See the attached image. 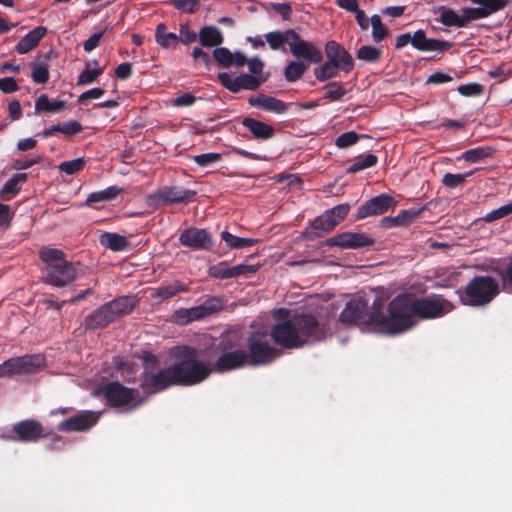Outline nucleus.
Wrapping results in <instances>:
<instances>
[{
    "label": "nucleus",
    "instance_id": "50",
    "mask_svg": "<svg viewBox=\"0 0 512 512\" xmlns=\"http://www.w3.org/2000/svg\"><path fill=\"white\" fill-rule=\"evenodd\" d=\"M311 226L314 230H320L324 233H328L336 227V222L331 220V216L324 212L313 220Z\"/></svg>",
    "mask_w": 512,
    "mask_h": 512
},
{
    "label": "nucleus",
    "instance_id": "57",
    "mask_svg": "<svg viewBox=\"0 0 512 512\" xmlns=\"http://www.w3.org/2000/svg\"><path fill=\"white\" fill-rule=\"evenodd\" d=\"M351 206L348 203L339 204L325 212L331 216V220L336 222V226L341 223L348 215Z\"/></svg>",
    "mask_w": 512,
    "mask_h": 512
},
{
    "label": "nucleus",
    "instance_id": "45",
    "mask_svg": "<svg viewBox=\"0 0 512 512\" xmlns=\"http://www.w3.org/2000/svg\"><path fill=\"white\" fill-rule=\"evenodd\" d=\"M326 89V94L324 95V99L330 102L340 101L346 95V89L343 84L337 81H332L327 83L324 86Z\"/></svg>",
    "mask_w": 512,
    "mask_h": 512
},
{
    "label": "nucleus",
    "instance_id": "59",
    "mask_svg": "<svg viewBox=\"0 0 512 512\" xmlns=\"http://www.w3.org/2000/svg\"><path fill=\"white\" fill-rule=\"evenodd\" d=\"M231 273V267L226 262H221L209 269L210 276L216 279H229L231 278Z\"/></svg>",
    "mask_w": 512,
    "mask_h": 512
},
{
    "label": "nucleus",
    "instance_id": "49",
    "mask_svg": "<svg viewBox=\"0 0 512 512\" xmlns=\"http://www.w3.org/2000/svg\"><path fill=\"white\" fill-rule=\"evenodd\" d=\"M494 272L500 278L501 289L505 292L512 291V260L506 265L505 269L495 268Z\"/></svg>",
    "mask_w": 512,
    "mask_h": 512
},
{
    "label": "nucleus",
    "instance_id": "43",
    "mask_svg": "<svg viewBox=\"0 0 512 512\" xmlns=\"http://www.w3.org/2000/svg\"><path fill=\"white\" fill-rule=\"evenodd\" d=\"M96 68L90 69L89 64H86V68L80 73L77 80L78 86H85L94 83L97 78L103 74L104 69L98 67V61H94Z\"/></svg>",
    "mask_w": 512,
    "mask_h": 512
},
{
    "label": "nucleus",
    "instance_id": "8",
    "mask_svg": "<svg viewBox=\"0 0 512 512\" xmlns=\"http://www.w3.org/2000/svg\"><path fill=\"white\" fill-rule=\"evenodd\" d=\"M500 286L491 276H475L459 291L462 304L471 307H484L499 294Z\"/></svg>",
    "mask_w": 512,
    "mask_h": 512
},
{
    "label": "nucleus",
    "instance_id": "20",
    "mask_svg": "<svg viewBox=\"0 0 512 512\" xmlns=\"http://www.w3.org/2000/svg\"><path fill=\"white\" fill-rule=\"evenodd\" d=\"M97 420L98 415L95 412L86 410L62 420L57 428L62 432H83L93 427Z\"/></svg>",
    "mask_w": 512,
    "mask_h": 512
},
{
    "label": "nucleus",
    "instance_id": "4",
    "mask_svg": "<svg viewBox=\"0 0 512 512\" xmlns=\"http://www.w3.org/2000/svg\"><path fill=\"white\" fill-rule=\"evenodd\" d=\"M470 2L477 6L463 7L461 15L451 8L441 7L438 21L445 26L464 28L472 21L488 18L503 10L511 0H470Z\"/></svg>",
    "mask_w": 512,
    "mask_h": 512
},
{
    "label": "nucleus",
    "instance_id": "10",
    "mask_svg": "<svg viewBox=\"0 0 512 512\" xmlns=\"http://www.w3.org/2000/svg\"><path fill=\"white\" fill-rule=\"evenodd\" d=\"M270 333L257 330L250 333L247 338L248 364L253 366L270 363L278 357V350L269 342Z\"/></svg>",
    "mask_w": 512,
    "mask_h": 512
},
{
    "label": "nucleus",
    "instance_id": "56",
    "mask_svg": "<svg viewBox=\"0 0 512 512\" xmlns=\"http://www.w3.org/2000/svg\"><path fill=\"white\" fill-rule=\"evenodd\" d=\"M170 5L181 12L192 14L198 10L200 0H171Z\"/></svg>",
    "mask_w": 512,
    "mask_h": 512
},
{
    "label": "nucleus",
    "instance_id": "44",
    "mask_svg": "<svg viewBox=\"0 0 512 512\" xmlns=\"http://www.w3.org/2000/svg\"><path fill=\"white\" fill-rule=\"evenodd\" d=\"M370 23L372 27V39L375 43L383 41L389 35V30L382 23L380 15H372V17L370 18Z\"/></svg>",
    "mask_w": 512,
    "mask_h": 512
},
{
    "label": "nucleus",
    "instance_id": "25",
    "mask_svg": "<svg viewBox=\"0 0 512 512\" xmlns=\"http://www.w3.org/2000/svg\"><path fill=\"white\" fill-rule=\"evenodd\" d=\"M241 125L245 127L251 133L252 138L257 141H266L271 139L275 134V129L272 125L252 117H244L241 120Z\"/></svg>",
    "mask_w": 512,
    "mask_h": 512
},
{
    "label": "nucleus",
    "instance_id": "34",
    "mask_svg": "<svg viewBox=\"0 0 512 512\" xmlns=\"http://www.w3.org/2000/svg\"><path fill=\"white\" fill-rule=\"evenodd\" d=\"M123 189L117 186H110L100 191L92 192L86 199V205L90 206L97 202H107L116 199Z\"/></svg>",
    "mask_w": 512,
    "mask_h": 512
},
{
    "label": "nucleus",
    "instance_id": "60",
    "mask_svg": "<svg viewBox=\"0 0 512 512\" xmlns=\"http://www.w3.org/2000/svg\"><path fill=\"white\" fill-rule=\"evenodd\" d=\"M178 39L184 45H189L197 40V34L189 28L187 23H183L179 27Z\"/></svg>",
    "mask_w": 512,
    "mask_h": 512
},
{
    "label": "nucleus",
    "instance_id": "15",
    "mask_svg": "<svg viewBox=\"0 0 512 512\" xmlns=\"http://www.w3.org/2000/svg\"><path fill=\"white\" fill-rule=\"evenodd\" d=\"M398 202L394 197L388 194H380L365 201L355 214L356 220L365 219L372 216H380L388 211H393Z\"/></svg>",
    "mask_w": 512,
    "mask_h": 512
},
{
    "label": "nucleus",
    "instance_id": "30",
    "mask_svg": "<svg viewBox=\"0 0 512 512\" xmlns=\"http://www.w3.org/2000/svg\"><path fill=\"white\" fill-rule=\"evenodd\" d=\"M99 243L113 252L124 251L129 246V241L125 236L114 232H102L99 236Z\"/></svg>",
    "mask_w": 512,
    "mask_h": 512
},
{
    "label": "nucleus",
    "instance_id": "22",
    "mask_svg": "<svg viewBox=\"0 0 512 512\" xmlns=\"http://www.w3.org/2000/svg\"><path fill=\"white\" fill-rule=\"evenodd\" d=\"M452 45V42L446 40L428 38L421 29L413 33V48L421 52L443 53L449 50Z\"/></svg>",
    "mask_w": 512,
    "mask_h": 512
},
{
    "label": "nucleus",
    "instance_id": "53",
    "mask_svg": "<svg viewBox=\"0 0 512 512\" xmlns=\"http://www.w3.org/2000/svg\"><path fill=\"white\" fill-rule=\"evenodd\" d=\"M510 214H512V201L497 209L490 211L481 219L487 223H491L496 220L502 219Z\"/></svg>",
    "mask_w": 512,
    "mask_h": 512
},
{
    "label": "nucleus",
    "instance_id": "37",
    "mask_svg": "<svg viewBox=\"0 0 512 512\" xmlns=\"http://www.w3.org/2000/svg\"><path fill=\"white\" fill-rule=\"evenodd\" d=\"M155 40L163 48L174 47L178 42V36L175 33L168 32L164 23H159L155 30Z\"/></svg>",
    "mask_w": 512,
    "mask_h": 512
},
{
    "label": "nucleus",
    "instance_id": "61",
    "mask_svg": "<svg viewBox=\"0 0 512 512\" xmlns=\"http://www.w3.org/2000/svg\"><path fill=\"white\" fill-rule=\"evenodd\" d=\"M220 159L221 154L214 152L199 154L193 158L194 162L201 167H206L214 162L219 161Z\"/></svg>",
    "mask_w": 512,
    "mask_h": 512
},
{
    "label": "nucleus",
    "instance_id": "55",
    "mask_svg": "<svg viewBox=\"0 0 512 512\" xmlns=\"http://www.w3.org/2000/svg\"><path fill=\"white\" fill-rule=\"evenodd\" d=\"M360 137H367L366 135H359L355 131H347L339 135L335 140V145L338 148H348L357 143Z\"/></svg>",
    "mask_w": 512,
    "mask_h": 512
},
{
    "label": "nucleus",
    "instance_id": "27",
    "mask_svg": "<svg viewBox=\"0 0 512 512\" xmlns=\"http://www.w3.org/2000/svg\"><path fill=\"white\" fill-rule=\"evenodd\" d=\"M46 33L47 28L44 26H38L34 28L19 40V42L16 44L15 50L19 54L28 53L38 46L39 42L46 35Z\"/></svg>",
    "mask_w": 512,
    "mask_h": 512
},
{
    "label": "nucleus",
    "instance_id": "48",
    "mask_svg": "<svg viewBox=\"0 0 512 512\" xmlns=\"http://www.w3.org/2000/svg\"><path fill=\"white\" fill-rule=\"evenodd\" d=\"M31 77L37 84H45L49 80V67L45 63H31Z\"/></svg>",
    "mask_w": 512,
    "mask_h": 512
},
{
    "label": "nucleus",
    "instance_id": "42",
    "mask_svg": "<svg viewBox=\"0 0 512 512\" xmlns=\"http://www.w3.org/2000/svg\"><path fill=\"white\" fill-rule=\"evenodd\" d=\"M308 66L302 61H290L285 70L284 76L288 82H295L306 72Z\"/></svg>",
    "mask_w": 512,
    "mask_h": 512
},
{
    "label": "nucleus",
    "instance_id": "29",
    "mask_svg": "<svg viewBox=\"0 0 512 512\" xmlns=\"http://www.w3.org/2000/svg\"><path fill=\"white\" fill-rule=\"evenodd\" d=\"M189 287L187 284L180 280H174L171 283L163 284L157 288H154L151 292V296L154 298H160L161 300H167L178 293L187 292Z\"/></svg>",
    "mask_w": 512,
    "mask_h": 512
},
{
    "label": "nucleus",
    "instance_id": "23",
    "mask_svg": "<svg viewBox=\"0 0 512 512\" xmlns=\"http://www.w3.org/2000/svg\"><path fill=\"white\" fill-rule=\"evenodd\" d=\"M248 104L252 107L260 108L266 112L275 114H284L289 108V103H286L276 97L268 96L263 93H259L255 96L248 98Z\"/></svg>",
    "mask_w": 512,
    "mask_h": 512
},
{
    "label": "nucleus",
    "instance_id": "64",
    "mask_svg": "<svg viewBox=\"0 0 512 512\" xmlns=\"http://www.w3.org/2000/svg\"><path fill=\"white\" fill-rule=\"evenodd\" d=\"M140 359L143 362V371L151 370L159 367V359L153 353L149 351H143Z\"/></svg>",
    "mask_w": 512,
    "mask_h": 512
},
{
    "label": "nucleus",
    "instance_id": "63",
    "mask_svg": "<svg viewBox=\"0 0 512 512\" xmlns=\"http://www.w3.org/2000/svg\"><path fill=\"white\" fill-rule=\"evenodd\" d=\"M82 130V125L76 120L60 123V133H63L66 136L76 135L80 133Z\"/></svg>",
    "mask_w": 512,
    "mask_h": 512
},
{
    "label": "nucleus",
    "instance_id": "18",
    "mask_svg": "<svg viewBox=\"0 0 512 512\" xmlns=\"http://www.w3.org/2000/svg\"><path fill=\"white\" fill-rule=\"evenodd\" d=\"M290 51L296 58H303L314 64H320L323 61L322 51L312 42L305 41L295 32L293 41L289 42Z\"/></svg>",
    "mask_w": 512,
    "mask_h": 512
},
{
    "label": "nucleus",
    "instance_id": "17",
    "mask_svg": "<svg viewBox=\"0 0 512 512\" xmlns=\"http://www.w3.org/2000/svg\"><path fill=\"white\" fill-rule=\"evenodd\" d=\"M375 240L365 233L342 232L326 239L325 245L343 249H358L374 245Z\"/></svg>",
    "mask_w": 512,
    "mask_h": 512
},
{
    "label": "nucleus",
    "instance_id": "2",
    "mask_svg": "<svg viewBox=\"0 0 512 512\" xmlns=\"http://www.w3.org/2000/svg\"><path fill=\"white\" fill-rule=\"evenodd\" d=\"M454 305L439 294L417 297L412 293H402L387 305L392 320L390 335L403 333L416 325L417 317L421 320L436 319L453 311Z\"/></svg>",
    "mask_w": 512,
    "mask_h": 512
},
{
    "label": "nucleus",
    "instance_id": "6",
    "mask_svg": "<svg viewBox=\"0 0 512 512\" xmlns=\"http://www.w3.org/2000/svg\"><path fill=\"white\" fill-rule=\"evenodd\" d=\"M196 357L197 350L186 347L181 360L171 365L176 386H193L205 381L212 374L210 363Z\"/></svg>",
    "mask_w": 512,
    "mask_h": 512
},
{
    "label": "nucleus",
    "instance_id": "7",
    "mask_svg": "<svg viewBox=\"0 0 512 512\" xmlns=\"http://www.w3.org/2000/svg\"><path fill=\"white\" fill-rule=\"evenodd\" d=\"M237 346L236 342L229 339H221L213 346L212 352L217 358L210 363L212 374H224L248 364L247 351Z\"/></svg>",
    "mask_w": 512,
    "mask_h": 512
},
{
    "label": "nucleus",
    "instance_id": "5",
    "mask_svg": "<svg viewBox=\"0 0 512 512\" xmlns=\"http://www.w3.org/2000/svg\"><path fill=\"white\" fill-rule=\"evenodd\" d=\"M39 257L45 263V283L61 288L76 279V268L72 262L66 259L62 250L42 247L39 251Z\"/></svg>",
    "mask_w": 512,
    "mask_h": 512
},
{
    "label": "nucleus",
    "instance_id": "33",
    "mask_svg": "<svg viewBox=\"0 0 512 512\" xmlns=\"http://www.w3.org/2000/svg\"><path fill=\"white\" fill-rule=\"evenodd\" d=\"M28 179L27 173H17L8 179L0 190V197L3 200H10L20 192L19 183Z\"/></svg>",
    "mask_w": 512,
    "mask_h": 512
},
{
    "label": "nucleus",
    "instance_id": "11",
    "mask_svg": "<svg viewBox=\"0 0 512 512\" xmlns=\"http://www.w3.org/2000/svg\"><path fill=\"white\" fill-rule=\"evenodd\" d=\"M197 192L191 189H184L178 186H164L150 194L145 198V203L153 210L160 209L165 206L189 203L196 199Z\"/></svg>",
    "mask_w": 512,
    "mask_h": 512
},
{
    "label": "nucleus",
    "instance_id": "41",
    "mask_svg": "<svg viewBox=\"0 0 512 512\" xmlns=\"http://www.w3.org/2000/svg\"><path fill=\"white\" fill-rule=\"evenodd\" d=\"M382 57V50L372 45H363L357 51V58L366 63H377Z\"/></svg>",
    "mask_w": 512,
    "mask_h": 512
},
{
    "label": "nucleus",
    "instance_id": "54",
    "mask_svg": "<svg viewBox=\"0 0 512 512\" xmlns=\"http://www.w3.org/2000/svg\"><path fill=\"white\" fill-rule=\"evenodd\" d=\"M233 53L226 47H216L213 51V58L219 66L228 68L232 66Z\"/></svg>",
    "mask_w": 512,
    "mask_h": 512
},
{
    "label": "nucleus",
    "instance_id": "19",
    "mask_svg": "<svg viewBox=\"0 0 512 512\" xmlns=\"http://www.w3.org/2000/svg\"><path fill=\"white\" fill-rule=\"evenodd\" d=\"M182 246L192 250H208L212 246L210 233L206 229L191 227L182 231L179 236Z\"/></svg>",
    "mask_w": 512,
    "mask_h": 512
},
{
    "label": "nucleus",
    "instance_id": "51",
    "mask_svg": "<svg viewBox=\"0 0 512 512\" xmlns=\"http://www.w3.org/2000/svg\"><path fill=\"white\" fill-rule=\"evenodd\" d=\"M86 164L84 158H76L70 161H64L58 165L60 172L66 173L67 175H74L80 172Z\"/></svg>",
    "mask_w": 512,
    "mask_h": 512
},
{
    "label": "nucleus",
    "instance_id": "21",
    "mask_svg": "<svg viewBox=\"0 0 512 512\" xmlns=\"http://www.w3.org/2000/svg\"><path fill=\"white\" fill-rule=\"evenodd\" d=\"M325 55L327 60L337 63L345 73L354 69L355 62L352 55L335 40H330L325 44Z\"/></svg>",
    "mask_w": 512,
    "mask_h": 512
},
{
    "label": "nucleus",
    "instance_id": "13",
    "mask_svg": "<svg viewBox=\"0 0 512 512\" xmlns=\"http://www.w3.org/2000/svg\"><path fill=\"white\" fill-rule=\"evenodd\" d=\"M44 365V358L39 354H27L12 357L0 364V378L32 374Z\"/></svg>",
    "mask_w": 512,
    "mask_h": 512
},
{
    "label": "nucleus",
    "instance_id": "39",
    "mask_svg": "<svg viewBox=\"0 0 512 512\" xmlns=\"http://www.w3.org/2000/svg\"><path fill=\"white\" fill-rule=\"evenodd\" d=\"M494 149L490 146H480L473 149L466 150L462 154V158L470 163H476L483 159L492 156Z\"/></svg>",
    "mask_w": 512,
    "mask_h": 512
},
{
    "label": "nucleus",
    "instance_id": "9",
    "mask_svg": "<svg viewBox=\"0 0 512 512\" xmlns=\"http://www.w3.org/2000/svg\"><path fill=\"white\" fill-rule=\"evenodd\" d=\"M110 407H125V411H132L145 402L144 397H140L134 388L124 386L118 381H111L100 389Z\"/></svg>",
    "mask_w": 512,
    "mask_h": 512
},
{
    "label": "nucleus",
    "instance_id": "47",
    "mask_svg": "<svg viewBox=\"0 0 512 512\" xmlns=\"http://www.w3.org/2000/svg\"><path fill=\"white\" fill-rule=\"evenodd\" d=\"M219 83L232 93H238L242 88L241 74L235 78H232L227 72L218 74Z\"/></svg>",
    "mask_w": 512,
    "mask_h": 512
},
{
    "label": "nucleus",
    "instance_id": "36",
    "mask_svg": "<svg viewBox=\"0 0 512 512\" xmlns=\"http://www.w3.org/2000/svg\"><path fill=\"white\" fill-rule=\"evenodd\" d=\"M221 239L231 249H243L247 247H252L259 243L258 239L238 237L227 231H223L221 233Z\"/></svg>",
    "mask_w": 512,
    "mask_h": 512
},
{
    "label": "nucleus",
    "instance_id": "38",
    "mask_svg": "<svg viewBox=\"0 0 512 512\" xmlns=\"http://www.w3.org/2000/svg\"><path fill=\"white\" fill-rule=\"evenodd\" d=\"M66 107L64 100L50 101L46 94L40 95L35 102L36 111H44L48 113H58Z\"/></svg>",
    "mask_w": 512,
    "mask_h": 512
},
{
    "label": "nucleus",
    "instance_id": "26",
    "mask_svg": "<svg viewBox=\"0 0 512 512\" xmlns=\"http://www.w3.org/2000/svg\"><path fill=\"white\" fill-rule=\"evenodd\" d=\"M114 321L115 319L105 303L85 317L84 326L87 330H97L108 326Z\"/></svg>",
    "mask_w": 512,
    "mask_h": 512
},
{
    "label": "nucleus",
    "instance_id": "40",
    "mask_svg": "<svg viewBox=\"0 0 512 512\" xmlns=\"http://www.w3.org/2000/svg\"><path fill=\"white\" fill-rule=\"evenodd\" d=\"M378 157L374 154H367L365 156H358L354 162L346 169L347 173H356L361 170L376 166Z\"/></svg>",
    "mask_w": 512,
    "mask_h": 512
},
{
    "label": "nucleus",
    "instance_id": "16",
    "mask_svg": "<svg viewBox=\"0 0 512 512\" xmlns=\"http://www.w3.org/2000/svg\"><path fill=\"white\" fill-rule=\"evenodd\" d=\"M13 440L23 443H35L48 436L43 425L34 419L17 422L12 427Z\"/></svg>",
    "mask_w": 512,
    "mask_h": 512
},
{
    "label": "nucleus",
    "instance_id": "31",
    "mask_svg": "<svg viewBox=\"0 0 512 512\" xmlns=\"http://www.w3.org/2000/svg\"><path fill=\"white\" fill-rule=\"evenodd\" d=\"M295 30L288 29L285 31H273L264 35L271 50L284 49V45L293 41Z\"/></svg>",
    "mask_w": 512,
    "mask_h": 512
},
{
    "label": "nucleus",
    "instance_id": "1",
    "mask_svg": "<svg viewBox=\"0 0 512 512\" xmlns=\"http://www.w3.org/2000/svg\"><path fill=\"white\" fill-rule=\"evenodd\" d=\"M274 317L279 321L272 327L270 337L284 349L319 343L331 335L329 325L310 313L300 312L290 316L288 309L279 308Z\"/></svg>",
    "mask_w": 512,
    "mask_h": 512
},
{
    "label": "nucleus",
    "instance_id": "28",
    "mask_svg": "<svg viewBox=\"0 0 512 512\" xmlns=\"http://www.w3.org/2000/svg\"><path fill=\"white\" fill-rule=\"evenodd\" d=\"M138 300L135 296H121L110 302L107 306L111 311L113 318L116 320L122 316L130 314L137 306Z\"/></svg>",
    "mask_w": 512,
    "mask_h": 512
},
{
    "label": "nucleus",
    "instance_id": "46",
    "mask_svg": "<svg viewBox=\"0 0 512 512\" xmlns=\"http://www.w3.org/2000/svg\"><path fill=\"white\" fill-rule=\"evenodd\" d=\"M478 169L467 171L463 174H452V173H446L442 177V184L447 188H456L458 186H462L466 180L467 177H470L474 174L475 171Z\"/></svg>",
    "mask_w": 512,
    "mask_h": 512
},
{
    "label": "nucleus",
    "instance_id": "58",
    "mask_svg": "<svg viewBox=\"0 0 512 512\" xmlns=\"http://www.w3.org/2000/svg\"><path fill=\"white\" fill-rule=\"evenodd\" d=\"M457 91L465 97H477L483 93L484 87L479 83H467L460 85Z\"/></svg>",
    "mask_w": 512,
    "mask_h": 512
},
{
    "label": "nucleus",
    "instance_id": "24",
    "mask_svg": "<svg viewBox=\"0 0 512 512\" xmlns=\"http://www.w3.org/2000/svg\"><path fill=\"white\" fill-rule=\"evenodd\" d=\"M426 210V207L409 208L401 210L398 215L386 216L380 220V226L384 228L407 227L413 223Z\"/></svg>",
    "mask_w": 512,
    "mask_h": 512
},
{
    "label": "nucleus",
    "instance_id": "14",
    "mask_svg": "<svg viewBox=\"0 0 512 512\" xmlns=\"http://www.w3.org/2000/svg\"><path fill=\"white\" fill-rule=\"evenodd\" d=\"M223 309V301L216 296H210L203 303L191 308H180L173 314L174 321L186 325L193 321L202 320Z\"/></svg>",
    "mask_w": 512,
    "mask_h": 512
},
{
    "label": "nucleus",
    "instance_id": "32",
    "mask_svg": "<svg viewBox=\"0 0 512 512\" xmlns=\"http://www.w3.org/2000/svg\"><path fill=\"white\" fill-rule=\"evenodd\" d=\"M200 44L204 47H218L224 41L221 31L215 26H203L199 32Z\"/></svg>",
    "mask_w": 512,
    "mask_h": 512
},
{
    "label": "nucleus",
    "instance_id": "35",
    "mask_svg": "<svg viewBox=\"0 0 512 512\" xmlns=\"http://www.w3.org/2000/svg\"><path fill=\"white\" fill-rule=\"evenodd\" d=\"M342 68L337 63L326 60L320 66L314 68V76L320 82L336 78Z\"/></svg>",
    "mask_w": 512,
    "mask_h": 512
},
{
    "label": "nucleus",
    "instance_id": "52",
    "mask_svg": "<svg viewBox=\"0 0 512 512\" xmlns=\"http://www.w3.org/2000/svg\"><path fill=\"white\" fill-rule=\"evenodd\" d=\"M267 76H253L251 74L242 73V88L244 90L255 91L257 90L264 82L267 81Z\"/></svg>",
    "mask_w": 512,
    "mask_h": 512
},
{
    "label": "nucleus",
    "instance_id": "3",
    "mask_svg": "<svg viewBox=\"0 0 512 512\" xmlns=\"http://www.w3.org/2000/svg\"><path fill=\"white\" fill-rule=\"evenodd\" d=\"M338 320L343 324H356L389 335L392 325L386 300L382 296H377L370 307L361 297L351 299L346 303Z\"/></svg>",
    "mask_w": 512,
    "mask_h": 512
},
{
    "label": "nucleus",
    "instance_id": "62",
    "mask_svg": "<svg viewBox=\"0 0 512 512\" xmlns=\"http://www.w3.org/2000/svg\"><path fill=\"white\" fill-rule=\"evenodd\" d=\"M492 78L498 79L499 82H503L512 75V66L508 64H502L489 72Z\"/></svg>",
    "mask_w": 512,
    "mask_h": 512
},
{
    "label": "nucleus",
    "instance_id": "12",
    "mask_svg": "<svg viewBox=\"0 0 512 512\" xmlns=\"http://www.w3.org/2000/svg\"><path fill=\"white\" fill-rule=\"evenodd\" d=\"M175 385L172 366L142 371L139 375V387L143 393L154 395Z\"/></svg>",
    "mask_w": 512,
    "mask_h": 512
}]
</instances>
